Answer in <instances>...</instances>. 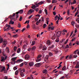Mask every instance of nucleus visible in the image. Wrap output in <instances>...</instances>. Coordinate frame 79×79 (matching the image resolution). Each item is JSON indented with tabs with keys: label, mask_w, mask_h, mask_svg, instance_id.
Returning <instances> with one entry per match:
<instances>
[{
	"label": "nucleus",
	"mask_w": 79,
	"mask_h": 79,
	"mask_svg": "<svg viewBox=\"0 0 79 79\" xmlns=\"http://www.w3.org/2000/svg\"><path fill=\"white\" fill-rule=\"evenodd\" d=\"M61 31H58L56 34H55L52 37V40H55L56 37H60V35H61Z\"/></svg>",
	"instance_id": "obj_1"
},
{
	"label": "nucleus",
	"mask_w": 79,
	"mask_h": 79,
	"mask_svg": "<svg viewBox=\"0 0 79 79\" xmlns=\"http://www.w3.org/2000/svg\"><path fill=\"white\" fill-rule=\"evenodd\" d=\"M8 44V43L7 42V41L6 40H3V45L2 46V47L3 48H4L6 45V44Z\"/></svg>",
	"instance_id": "obj_2"
},
{
	"label": "nucleus",
	"mask_w": 79,
	"mask_h": 79,
	"mask_svg": "<svg viewBox=\"0 0 79 79\" xmlns=\"http://www.w3.org/2000/svg\"><path fill=\"white\" fill-rule=\"evenodd\" d=\"M5 70V67L0 65V72L2 73L3 71Z\"/></svg>",
	"instance_id": "obj_3"
},
{
	"label": "nucleus",
	"mask_w": 79,
	"mask_h": 79,
	"mask_svg": "<svg viewBox=\"0 0 79 79\" xmlns=\"http://www.w3.org/2000/svg\"><path fill=\"white\" fill-rule=\"evenodd\" d=\"M16 15V13H13V14L12 15H10L9 17V18H10L11 19H15V16Z\"/></svg>",
	"instance_id": "obj_4"
},
{
	"label": "nucleus",
	"mask_w": 79,
	"mask_h": 79,
	"mask_svg": "<svg viewBox=\"0 0 79 79\" xmlns=\"http://www.w3.org/2000/svg\"><path fill=\"white\" fill-rule=\"evenodd\" d=\"M16 58H17V57H13L12 58L11 60H12V61H13L14 63H13V62H11V63H12V64H15L16 63V61H15V60H16Z\"/></svg>",
	"instance_id": "obj_5"
},
{
	"label": "nucleus",
	"mask_w": 79,
	"mask_h": 79,
	"mask_svg": "<svg viewBox=\"0 0 79 79\" xmlns=\"http://www.w3.org/2000/svg\"><path fill=\"white\" fill-rule=\"evenodd\" d=\"M29 58H30V56L29 55L27 54L25 55V59L26 60H29Z\"/></svg>",
	"instance_id": "obj_6"
},
{
	"label": "nucleus",
	"mask_w": 79,
	"mask_h": 79,
	"mask_svg": "<svg viewBox=\"0 0 79 79\" xmlns=\"http://www.w3.org/2000/svg\"><path fill=\"white\" fill-rule=\"evenodd\" d=\"M23 13V10H21L20 11H19L18 12H17L16 13V14H17L19 13H20V14H21L22 13Z\"/></svg>",
	"instance_id": "obj_7"
},
{
	"label": "nucleus",
	"mask_w": 79,
	"mask_h": 79,
	"mask_svg": "<svg viewBox=\"0 0 79 79\" xmlns=\"http://www.w3.org/2000/svg\"><path fill=\"white\" fill-rule=\"evenodd\" d=\"M35 65L36 67H39V66H41V64L40 63H39L35 64Z\"/></svg>",
	"instance_id": "obj_8"
},
{
	"label": "nucleus",
	"mask_w": 79,
	"mask_h": 79,
	"mask_svg": "<svg viewBox=\"0 0 79 79\" xmlns=\"http://www.w3.org/2000/svg\"><path fill=\"white\" fill-rule=\"evenodd\" d=\"M34 64L33 62H30L29 63V66H32Z\"/></svg>",
	"instance_id": "obj_9"
},
{
	"label": "nucleus",
	"mask_w": 79,
	"mask_h": 79,
	"mask_svg": "<svg viewBox=\"0 0 79 79\" xmlns=\"http://www.w3.org/2000/svg\"><path fill=\"white\" fill-rule=\"evenodd\" d=\"M23 61V60L22 59H19L17 61V63H20V62H22Z\"/></svg>",
	"instance_id": "obj_10"
},
{
	"label": "nucleus",
	"mask_w": 79,
	"mask_h": 79,
	"mask_svg": "<svg viewBox=\"0 0 79 79\" xmlns=\"http://www.w3.org/2000/svg\"><path fill=\"white\" fill-rule=\"evenodd\" d=\"M41 21V19H39V21H38L36 24L37 25H38V24H39V23H40V21Z\"/></svg>",
	"instance_id": "obj_11"
},
{
	"label": "nucleus",
	"mask_w": 79,
	"mask_h": 79,
	"mask_svg": "<svg viewBox=\"0 0 79 79\" xmlns=\"http://www.w3.org/2000/svg\"><path fill=\"white\" fill-rule=\"evenodd\" d=\"M46 49H47V47H46L45 46H44L42 48L43 50L45 51V50H46Z\"/></svg>",
	"instance_id": "obj_12"
},
{
	"label": "nucleus",
	"mask_w": 79,
	"mask_h": 79,
	"mask_svg": "<svg viewBox=\"0 0 79 79\" xmlns=\"http://www.w3.org/2000/svg\"><path fill=\"white\" fill-rule=\"evenodd\" d=\"M43 3H44V2L43 1H41V2H39L38 3V4L41 5H42Z\"/></svg>",
	"instance_id": "obj_13"
},
{
	"label": "nucleus",
	"mask_w": 79,
	"mask_h": 79,
	"mask_svg": "<svg viewBox=\"0 0 79 79\" xmlns=\"http://www.w3.org/2000/svg\"><path fill=\"white\" fill-rule=\"evenodd\" d=\"M74 24H75V22L74 21H72L71 23V24L73 26H74Z\"/></svg>",
	"instance_id": "obj_14"
},
{
	"label": "nucleus",
	"mask_w": 79,
	"mask_h": 79,
	"mask_svg": "<svg viewBox=\"0 0 79 79\" xmlns=\"http://www.w3.org/2000/svg\"><path fill=\"white\" fill-rule=\"evenodd\" d=\"M47 44L48 45H50V41L48 40L47 41Z\"/></svg>",
	"instance_id": "obj_15"
},
{
	"label": "nucleus",
	"mask_w": 79,
	"mask_h": 79,
	"mask_svg": "<svg viewBox=\"0 0 79 79\" xmlns=\"http://www.w3.org/2000/svg\"><path fill=\"white\" fill-rule=\"evenodd\" d=\"M47 70L45 69L43 71V73L47 74Z\"/></svg>",
	"instance_id": "obj_16"
},
{
	"label": "nucleus",
	"mask_w": 79,
	"mask_h": 79,
	"mask_svg": "<svg viewBox=\"0 0 79 79\" xmlns=\"http://www.w3.org/2000/svg\"><path fill=\"white\" fill-rule=\"evenodd\" d=\"M3 61H5V57L2 56L1 57V61L3 62Z\"/></svg>",
	"instance_id": "obj_17"
},
{
	"label": "nucleus",
	"mask_w": 79,
	"mask_h": 79,
	"mask_svg": "<svg viewBox=\"0 0 79 79\" xmlns=\"http://www.w3.org/2000/svg\"><path fill=\"white\" fill-rule=\"evenodd\" d=\"M73 58V55H71L69 56V59H71Z\"/></svg>",
	"instance_id": "obj_18"
},
{
	"label": "nucleus",
	"mask_w": 79,
	"mask_h": 79,
	"mask_svg": "<svg viewBox=\"0 0 79 79\" xmlns=\"http://www.w3.org/2000/svg\"><path fill=\"white\" fill-rule=\"evenodd\" d=\"M2 42H3V39L1 38V36H0V44H1V43H2Z\"/></svg>",
	"instance_id": "obj_19"
},
{
	"label": "nucleus",
	"mask_w": 79,
	"mask_h": 79,
	"mask_svg": "<svg viewBox=\"0 0 79 79\" xmlns=\"http://www.w3.org/2000/svg\"><path fill=\"white\" fill-rule=\"evenodd\" d=\"M13 37L14 38H16V37H18V34L15 35H13Z\"/></svg>",
	"instance_id": "obj_20"
},
{
	"label": "nucleus",
	"mask_w": 79,
	"mask_h": 79,
	"mask_svg": "<svg viewBox=\"0 0 79 79\" xmlns=\"http://www.w3.org/2000/svg\"><path fill=\"white\" fill-rule=\"evenodd\" d=\"M34 10H33V9H30L29 10V13H33V12H34Z\"/></svg>",
	"instance_id": "obj_21"
},
{
	"label": "nucleus",
	"mask_w": 79,
	"mask_h": 79,
	"mask_svg": "<svg viewBox=\"0 0 79 79\" xmlns=\"http://www.w3.org/2000/svg\"><path fill=\"white\" fill-rule=\"evenodd\" d=\"M44 12H45V13L46 15H48V12L47 11V9H45L44 10Z\"/></svg>",
	"instance_id": "obj_22"
},
{
	"label": "nucleus",
	"mask_w": 79,
	"mask_h": 79,
	"mask_svg": "<svg viewBox=\"0 0 79 79\" xmlns=\"http://www.w3.org/2000/svg\"><path fill=\"white\" fill-rule=\"evenodd\" d=\"M20 51H21V49H20V48H18V49L17 50V52L18 53H19V52H20Z\"/></svg>",
	"instance_id": "obj_23"
},
{
	"label": "nucleus",
	"mask_w": 79,
	"mask_h": 79,
	"mask_svg": "<svg viewBox=\"0 0 79 79\" xmlns=\"http://www.w3.org/2000/svg\"><path fill=\"white\" fill-rule=\"evenodd\" d=\"M9 24H14V22L12 21V20H11L9 23Z\"/></svg>",
	"instance_id": "obj_24"
},
{
	"label": "nucleus",
	"mask_w": 79,
	"mask_h": 79,
	"mask_svg": "<svg viewBox=\"0 0 79 79\" xmlns=\"http://www.w3.org/2000/svg\"><path fill=\"white\" fill-rule=\"evenodd\" d=\"M52 4L49 6V10H51V8H52Z\"/></svg>",
	"instance_id": "obj_25"
},
{
	"label": "nucleus",
	"mask_w": 79,
	"mask_h": 79,
	"mask_svg": "<svg viewBox=\"0 0 79 79\" xmlns=\"http://www.w3.org/2000/svg\"><path fill=\"white\" fill-rule=\"evenodd\" d=\"M20 75L22 77H23L24 76V73H23V72H21L20 73Z\"/></svg>",
	"instance_id": "obj_26"
},
{
	"label": "nucleus",
	"mask_w": 79,
	"mask_h": 79,
	"mask_svg": "<svg viewBox=\"0 0 79 79\" xmlns=\"http://www.w3.org/2000/svg\"><path fill=\"white\" fill-rule=\"evenodd\" d=\"M6 50L9 53V48H8V47H6Z\"/></svg>",
	"instance_id": "obj_27"
},
{
	"label": "nucleus",
	"mask_w": 79,
	"mask_h": 79,
	"mask_svg": "<svg viewBox=\"0 0 79 79\" xmlns=\"http://www.w3.org/2000/svg\"><path fill=\"white\" fill-rule=\"evenodd\" d=\"M59 38H57L56 40H55V41L56 42H59Z\"/></svg>",
	"instance_id": "obj_28"
},
{
	"label": "nucleus",
	"mask_w": 79,
	"mask_h": 79,
	"mask_svg": "<svg viewBox=\"0 0 79 79\" xmlns=\"http://www.w3.org/2000/svg\"><path fill=\"white\" fill-rule=\"evenodd\" d=\"M10 27H8L6 29L4 30V31H8L9 30H10Z\"/></svg>",
	"instance_id": "obj_29"
},
{
	"label": "nucleus",
	"mask_w": 79,
	"mask_h": 79,
	"mask_svg": "<svg viewBox=\"0 0 79 79\" xmlns=\"http://www.w3.org/2000/svg\"><path fill=\"white\" fill-rule=\"evenodd\" d=\"M66 69V66H64L62 69V71H64Z\"/></svg>",
	"instance_id": "obj_30"
},
{
	"label": "nucleus",
	"mask_w": 79,
	"mask_h": 79,
	"mask_svg": "<svg viewBox=\"0 0 79 79\" xmlns=\"http://www.w3.org/2000/svg\"><path fill=\"white\" fill-rule=\"evenodd\" d=\"M49 57V56H48V55H47L45 57V59L46 60H48V58Z\"/></svg>",
	"instance_id": "obj_31"
},
{
	"label": "nucleus",
	"mask_w": 79,
	"mask_h": 79,
	"mask_svg": "<svg viewBox=\"0 0 79 79\" xmlns=\"http://www.w3.org/2000/svg\"><path fill=\"white\" fill-rule=\"evenodd\" d=\"M76 68H79V64H76V66L75 67Z\"/></svg>",
	"instance_id": "obj_32"
},
{
	"label": "nucleus",
	"mask_w": 79,
	"mask_h": 79,
	"mask_svg": "<svg viewBox=\"0 0 79 79\" xmlns=\"http://www.w3.org/2000/svg\"><path fill=\"white\" fill-rule=\"evenodd\" d=\"M18 70H16L15 73V75H18Z\"/></svg>",
	"instance_id": "obj_33"
},
{
	"label": "nucleus",
	"mask_w": 79,
	"mask_h": 79,
	"mask_svg": "<svg viewBox=\"0 0 79 79\" xmlns=\"http://www.w3.org/2000/svg\"><path fill=\"white\" fill-rule=\"evenodd\" d=\"M51 25H50V24H49V26H48V30H50V29H51Z\"/></svg>",
	"instance_id": "obj_34"
},
{
	"label": "nucleus",
	"mask_w": 79,
	"mask_h": 79,
	"mask_svg": "<svg viewBox=\"0 0 79 79\" xmlns=\"http://www.w3.org/2000/svg\"><path fill=\"white\" fill-rule=\"evenodd\" d=\"M35 48H36V47H35V46H34L32 48L31 50H35Z\"/></svg>",
	"instance_id": "obj_35"
},
{
	"label": "nucleus",
	"mask_w": 79,
	"mask_h": 79,
	"mask_svg": "<svg viewBox=\"0 0 79 79\" xmlns=\"http://www.w3.org/2000/svg\"><path fill=\"white\" fill-rule=\"evenodd\" d=\"M6 27H9V28L10 27V25H8V24H6Z\"/></svg>",
	"instance_id": "obj_36"
},
{
	"label": "nucleus",
	"mask_w": 79,
	"mask_h": 79,
	"mask_svg": "<svg viewBox=\"0 0 79 79\" xmlns=\"http://www.w3.org/2000/svg\"><path fill=\"white\" fill-rule=\"evenodd\" d=\"M41 57H42V55H40L37 57V59H39V58H40Z\"/></svg>",
	"instance_id": "obj_37"
},
{
	"label": "nucleus",
	"mask_w": 79,
	"mask_h": 79,
	"mask_svg": "<svg viewBox=\"0 0 79 79\" xmlns=\"http://www.w3.org/2000/svg\"><path fill=\"white\" fill-rule=\"evenodd\" d=\"M35 41H33L32 42V44H31V45H35Z\"/></svg>",
	"instance_id": "obj_38"
},
{
	"label": "nucleus",
	"mask_w": 79,
	"mask_h": 79,
	"mask_svg": "<svg viewBox=\"0 0 79 79\" xmlns=\"http://www.w3.org/2000/svg\"><path fill=\"white\" fill-rule=\"evenodd\" d=\"M76 39V37H74L73 38L72 40V42H73L74 40H75Z\"/></svg>",
	"instance_id": "obj_39"
},
{
	"label": "nucleus",
	"mask_w": 79,
	"mask_h": 79,
	"mask_svg": "<svg viewBox=\"0 0 79 79\" xmlns=\"http://www.w3.org/2000/svg\"><path fill=\"white\" fill-rule=\"evenodd\" d=\"M57 1L56 0H54L52 1V3H56Z\"/></svg>",
	"instance_id": "obj_40"
},
{
	"label": "nucleus",
	"mask_w": 79,
	"mask_h": 79,
	"mask_svg": "<svg viewBox=\"0 0 79 79\" xmlns=\"http://www.w3.org/2000/svg\"><path fill=\"white\" fill-rule=\"evenodd\" d=\"M41 61V59H37L36 60V62H39V61Z\"/></svg>",
	"instance_id": "obj_41"
},
{
	"label": "nucleus",
	"mask_w": 79,
	"mask_h": 79,
	"mask_svg": "<svg viewBox=\"0 0 79 79\" xmlns=\"http://www.w3.org/2000/svg\"><path fill=\"white\" fill-rule=\"evenodd\" d=\"M67 13L68 15H69V14H70V13H69V10H68Z\"/></svg>",
	"instance_id": "obj_42"
},
{
	"label": "nucleus",
	"mask_w": 79,
	"mask_h": 79,
	"mask_svg": "<svg viewBox=\"0 0 79 79\" xmlns=\"http://www.w3.org/2000/svg\"><path fill=\"white\" fill-rule=\"evenodd\" d=\"M35 27H36V25L35 24H33V29H35Z\"/></svg>",
	"instance_id": "obj_43"
},
{
	"label": "nucleus",
	"mask_w": 79,
	"mask_h": 79,
	"mask_svg": "<svg viewBox=\"0 0 79 79\" xmlns=\"http://www.w3.org/2000/svg\"><path fill=\"white\" fill-rule=\"evenodd\" d=\"M21 24H20V23H19L18 24V27L20 28L21 27Z\"/></svg>",
	"instance_id": "obj_44"
},
{
	"label": "nucleus",
	"mask_w": 79,
	"mask_h": 79,
	"mask_svg": "<svg viewBox=\"0 0 79 79\" xmlns=\"http://www.w3.org/2000/svg\"><path fill=\"white\" fill-rule=\"evenodd\" d=\"M7 70H8L9 69V68H10V65L9 64H7Z\"/></svg>",
	"instance_id": "obj_45"
},
{
	"label": "nucleus",
	"mask_w": 79,
	"mask_h": 79,
	"mask_svg": "<svg viewBox=\"0 0 79 79\" xmlns=\"http://www.w3.org/2000/svg\"><path fill=\"white\" fill-rule=\"evenodd\" d=\"M23 65H24V63H22L21 64H20V67H22V66H23Z\"/></svg>",
	"instance_id": "obj_46"
},
{
	"label": "nucleus",
	"mask_w": 79,
	"mask_h": 79,
	"mask_svg": "<svg viewBox=\"0 0 79 79\" xmlns=\"http://www.w3.org/2000/svg\"><path fill=\"white\" fill-rule=\"evenodd\" d=\"M41 78H42V79H45V78H45V77L44 76H41Z\"/></svg>",
	"instance_id": "obj_47"
},
{
	"label": "nucleus",
	"mask_w": 79,
	"mask_h": 79,
	"mask_svg": "<svg viewBox=\"0 0 79 79\" xmlns=\"http://www.w3.org/2000/svg\"><path fill=\"white\" fill-rule=\"evenodd\" d=\"M58 15H56V16L55 17V21H56V20L57 19V18H58Z\"/></svg>",
	"instance_id": "obj_48"
},
{
	"label": "nucleus",
	"mask_w": 79,
	"mask_h": 79,
	"mask_svg": "<svg viewBox=\"0 0 79 79\" xmlns=\"http://www.w3.org/2000/svg\"><path fill=\"white\" fill-rule=\"evenodd\" d=\"M78 50H79L77 49V50L75 51L73 53L75 54V55H76V52L78 51Z\"/></svg>",
	"instance_id": "obj_49"
},
{
	"label": "nucleus",
	"mask_w": 79,
	"mask_h": 79,
	"mask_svg": "<svg viewBox=\"0 0 79 79\" xmlns=\"http://www.w3.org/2000/svg\"><path fill=\"white\" fill-rule=\"evenodd\" d=\"M16 49H17V47H14V51H16Z\"/></svg>",
	"instance_id": "obj_50"
},
{
	"label": "nucleus",
	"mask_w": 79,
	"mask_h": 79,
	"mask_svg": "<svg viewBox=\"0 0 79 79\" xmlns=\"http://www.w3.org/2000/svg\"><path fill=\"white\" fill-rule=\"evenodd\" d=\"M79 12H77L75 15V16H77V15H78V14H79Z\"/></svg>",
	"instance_id": "obj_51"
},
{
	"label": "nucleus",
	"mask_w": 79,
	"mask_h": 79,
	"mask_svg": "<svg viewBox=\"0 0 79 79\" xmlns=\"http://www.w3.org/2000/svg\"><path fill=\"white\" fill-rule=\"evenodd\" d=\"M73 57H74V58H77V56L75 54L73 55Z\"/></svg>",
	"instance_id": "obj_52"
},
{
	"label": "nucleus",
	"mask_w": 79,
	"mask_h": 79,
	"mask_svg": "<svg viewBox=\"0 0 79 79\" xmlns=\"http://www.w3.org/2000/svg\"><path fill=\"white\" fill-rule=\"evenodd\" d=\"M73 4H76V1L75 0H74L73 2Z\"/></svg>",
	"instance_id": "obj_53"
},
{
	"label": "nucleus",
	"mask_w": 79,
	"mask_h": 79,
	"mask_svg": "<svg viewBox=\"0 0 79 79\" xmlns=\"http://www.w3.org/2000/svg\"><path fill=\"white\" fill-rule=\"evenodd\" d=\"M31 8H32V9H35V5L33 6Z\"/></svg>",
	"instance_id": "obj_54"
},
{
	"label": "nucleus",
	"mask_w": 79,
	"mask_h": 79,
	"mask_svg": "<svg viewBox=\"0 0 79 79\" xmlns=\"http://www.w3.org/2000/svg\"><path fill=\"white\" fill-rule=\"evenodd\" d=\"M29 27H30V25H29V24H28L27 27V29H28V28H29Z\"/></svg>",
	"instance_id": "obj_55"
},
{
	"label": "nucleus",
	"mask_w": 79,
	"mask_h": 79,
	"mask_svg": "<svg viewBox=\"0 0 79 79\" xmlns=\"http://www.w3.org/2000/svg\"><path fill=\"white\" fill-rule=\"evenodd\" d=\"M46 25H47L46 24V23H45L43 25V27H44V28H45V27H46Z\"/></svg>",
	"instance_id": "obj_56"
},
{
	"label": "nucleus",
	"mask_w": 79,
	"mask_h": 79,
	"mask_svg": "<svg viewBox=\"0 0 79 79\" xmlns=\"http://www.w3.org/2000/svg\"><path fill=\"white\" fill-rule=\"evenodd\" d=\"M14 70H16L17 69V67H14L13 68Z\"/></svg>",
	"instance_id": "obj_57"
},
{
	"label": "nucleus",
	"mask_w": 79,
	"mask_h": 79,
	"mask_svg": "<svg viewBox=\"0 0 79 79\" xmlns=\"http://www.w3.org/2000/svg\"><path fill=\"white\" fill-rule=\"evenodd\" d=\"M54 28H55V27H53V26L52 27H51V30H53L54 29Z\"/></svg>",
	"instance_id": "obj_58"
},
{
	"label": "nucleus",
	"mask_w": 79,
	"mask_h": 79,
	"mask_svg": "<svg viewBox=\"0 0 79 79\" xmlns=\"http://www.w3.org/2000/svg\"><path fill=\"white\" fill-rule=\"evenodd\" d=\"M70 74H73V70H71L70 71Z\"/></svg>",
	"instance_id": "obj_59"
},
{
	"label": "nucleus",
	"mask_w": 79,
	"mask_h": 79,
	"mask_svg": "<svg viewBox=\"0 0 79 79\" xmlns=\"http://www.w3.org/2000/svg\"><path fill=\"white\" fill-rule=\"evenodd\" d=\"M50 56H52V55H53V54H52V52H50L49 53Z\"/></svg>",
	"instance_id": "obj_60"
},
{
	"label": "nucleus",
	"mask_w": 79,
	"mask_h": 79,
	"mask_svg": "<svg viewBox=\"0 0 79 79\" xmlns=\"http://www.w3.org/2000/svg\"><path fill=\"white\" fill-rule=\"evenodd\" d=\"M22 71L24 73V72H25V69H24V68H23L22 69Z\"/></svg>",
	"instance_id": "obj_61"
},
{
	"label": "nucleus",
	"mask_w": 79,
	"mask_h": 79,
	"mask_svg": "<svg viewBox=\"0 0 79 79\" xmlns=\"http://www.w3.org/2000/svg\"><path fill=\"white\" fill-rule=\"evenodd\" d=\"M39 14H41V13H42V10H40L39 11Z\"/></svg>",
	"instance_id": "obj_62"
},
{
	"label": "nucleus",
	"mask_w": 79,
	"mask_h": 79,
	"mask_svg": "<svg viewBox=\"0 0 79 79\" xmlns=\"http://www.w3.org/2000/svg\"><path fill=\"white\" fill-rule=\"evenodd\" d=\"M4 73H7V70H5L4 71Z\"/></svg>",
	"instance_id": "obj_63"
},
{
	"label": "nucleus",
	"mask_w": 79,
	"mask_h": 79,
	"mask_svg": "<svg viewBox=\"0 0 79 79\" xmlns=\"http://www.w3.org/2000/svg\"><path fill=\"white\" fill-rule=\"evenodd\" d=\"M64 76H63L62 77H60V79H64Z\"/></svg>",
	"instance_id": "obj_64"
}]
</instances>
